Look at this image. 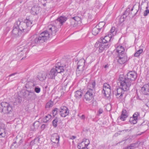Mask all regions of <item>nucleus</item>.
I'll return each instance as SVG.
<instances>
[{"label": "nucleus", "mask_w": 149, "mask_h": 149, "mask_svg": "<svg viewBox=\"0 0 149 149\" xmlns=\"http://www.w3.org/2000/svg\"><path fill=\"white\" fill-rule=\"evenodd\" d=\"M140 8V4L137 3L134 5L131 10L129 8H128L126 10L124 13V15H132L131 16L132 17H133L134 16H137L139 15L141 12V8L140 10H139Z\"/></svg>", "instance_id": "obj_4"}, {"label": "nucleus", "mask_w": 149, "mask_h": 149, "mask_svg": "<svg viewBox=\"0 0 149 149\" xmlns=\"http://www.w3.org/2000/svg\"><path fill=\"white\" fill-rule=\"evenodd\" d=\"M148 7H146V10L144 11V16H147L148 15V14L149 13V10L148 9Z\"/></svg>", "instance_id": "obj_47"}, {"label": "nucleus", "mask_w": 149, "mask_h": 149, "mask_svg": "<svg viewBox=\"0 0 149 149\" xmlns=\"http://www.w3.org/2000/svg\"><path fill=\"white\" fill-rule=\"evenodd\" d=\"M143 51V49H140L135 53L134 56L136 57L139 56L142 53Z\"/></svg>", "instance_id": "obj_33"}, {"label": "nucleus", "mask_w": 149, "mask_h": 149, "mask_svg": "<svg viewBox=\"0 0 149 149\" xmlns=\"http://www.w3.org/2000/svg\"><path fill=\"white\" fill-rule=\"evenodd\" d=\"M58 121V119L57 118H55L52 121V125L54 127H56L57 126V122Z\"/></svg>", "instance_id": "obj_36"}, {"label": "nucleus", "mask_w": 149, "mask_h": 149, "mask_svg": "<svg viewBox=\"0 0 149 149\" xmlns=\"http://www.w3.org/2000/svg\"><path fill=\"white\" fill-rule=\"evenodd\" d=\"M146 106L149 107V101L146 103Z\"/></svg>", "instance_id": "obj_61"}, {"label": "nucleus", "mask_w": 149, "mask_h": 149, "mask_svg": "<svg viewBox=\"0 0 149 149\" xmlns=\"http://www.w3.org/2000/svg\"><path fill=\"white\" fill-rule=\"evenodd\" d=\"M45 124H42L41 126V128L42 130H44L45 128Z\"/></svg>", "instance_id": "obj_58"}, {"label": "nucleus", "mask_w": 149, "mask_h": 149, "mask_svg": "<svg viewBox=\"0 0 149 149\" xmlns=\"http://www.w3.org/2000/svg\"><path fill=\"white\" fill-rule=\"evenodd\" d=\"M95 93L94 89L89 88L85 95V99L86 101H90L93 98Z\"/></svg>", "instance_id": "obj_8"}, {"label": "nucleus", "mask_w": 149, "mask_h": 149, "mask_svg": "<svg viewBox=\"0 0 149 149\" xmlns=\"http://www.w3.org/2000/svg\"><path fill=\"white\" fill-rule=\"evenodd\" d=\"M63 67L62 66H58V65H55V68L54 69H55L57 71L56 72L57 74L58 73H61V72H63L64 70L63 68Z\"/></svg>", "instance_id": "obj_24"}, {"label": "nucleus", "mask_w": 149, "mask_h": 149, "mask_svg": "<svg viewBox=\"0 0 149 149\" xmlns=\"http://www.w3.org/2000/svg\"><path fill=\"white\" fill-rule=\"evenodd\" d=\"M12 102L7 103L6 102L1 103L2 107L1 112L3 114H10L13 111L12 108Z\"/></svg>", "instance_id": "obj_5"}, {"label": "nucleus", "mask_w": 149, "mask_h": 149, "mask_svg": "<svg viewBox=\"0 0 149 149\" xmlns=\"http://www.w3.org/2000/svg\"><path fill=\"white\" fill-rule=\"evenodd\" d=\"M34 141H37V142L40 143H41L42 142V141H41L40 140V138L39 137L35 138L34 139Z\"/></svg>", "instance_id": "obj_50"}, {"label": "nucleus", "mask_w": 149, "mask_h": 149, "mask_svg": "<svg viewBox=\"0 0 149 149\" xmlns=\"http://www.w3.org/2000/svg\"><path fill=\"white\" fill-rule=\"evenodd\" d=\"M110 37L109 36H105L104 38L102 37L101 38V41L104 43H109V42L111 40Z\"/></svg>", "instance_id": "obj_26"}, {"label": "nucleus", "mask_w": 149, "mask_h": 149, "mask_svg": "<svg viewBox=\"0 0 149 149\" xmlns=\"http://www.w3.org/2000/svg\"><path fill=\"white\" fill-rule=\"evenodd\" d=\"M19 137H21L20 136H17L14 139V142L12 144V146H14L15 147L16 146V145H15V144L16 143H18V142L19 141L18 138Z\"/></svg>", "instance_id": "obj_34"}, {"label": "nucleus", "mask_w": 149, "mask_h": 149, "mask_svg": "<svg viewBox=\"0 0 149 149\" xmlns=\"http://www.w3.org/2000/svg\"><path fill=\"white\" fill-rule=\"evenodd\" d=\"M69 112V110L66 107L63 106L60 110V114L62 117H65L68 115Z\"/></svg>", "instance_id": "obj_10"}, {"label": "nucleus", "mask_w": 149, "mask_h": 149, "mask_svg": "<svg viewBox=\"0 0 149 149\" xmlns=\"http://www.w3.org/2000/svg\"><path fill=\"white\" fill-rule=\"evenodd\" d=\"M108 67V65H106L105 66H104V68H107V67Z\"/></svg>", "instance_id": "obj_63"}, {"label": "nucleus", "mask_w": 149, "mask_h": 149, "mask_svg": "<svg viewBox=\"0 0 149 149\" xmlns=\"http://www.w3.org/2000/svg\"><path fill=\"white\" fill-rule=\"evenodd\" d=\"M47 76L46 72L42 71L38 73L37 77L40 81H42L46 79Z\"/></svg>", "instance_id": "obj_16"}, {"label": "nucleus", "mask_w": 149, "mask_h": 149, "mask_svg": "<svg viewBox=\"0 0 149 149\" xmlns=\"http://www.w3.org/2000/svg\"><path fill=\"white\" fill-rule=\"evenodd\" d=\"M103 111V110L102 109H99L98 112L99 114H101L102 113Z\"/></svg>", "instance_id": "obj_57"}, {"label": "nucleus", "mask_w": 149, "mask_h": 149, "mask_svg": "<svg viewBox=\"0 0 149 149\" xmlns=\"http://www.w3.org/2000/svg\"><path fill=\"white\" fill-rule=\"evenodd\" d=\"M127 78H128L131 81H134L137 77V73L135 71H130L127 74Z\"/></svg>", "instance_id": "obj_9"}, {"label": "nucleus", "mask_w": 149, "mask_h": 149, "mask_svg": "<svg viewBox=\"0 0 149 149\" xmlns=\"http://www.w3.org/2000/svg\"><path fill=\"white\" fill-rule=\"evenodd\" d=\"M33 85L34 84L32 82H29L26 84L25 86V87L26 88L28 89L31 87L32 86H33Z\"/></svg>", "instance_id": "obj_38"}, {"label": "nucleus", "mask_w": 149, "mask_h": 149, "mask_svg": "<svg viewBox=\"0 0 149 149\" xmlns=\"http://www.w3.org/2000/svg\"><path fill=\"white\" fill-rule=\"evenodd\" d=\"M82 96V92L81 91H77L75 93L74 96L76 99L80 98Z\"/></svg>", "instance_id": "obj_30"}, {"label": "nucleus", "mask_w": 149, "mask_h": 149, "mask_svg": "<svg viewBox=\"0 0 149 149\" xmlns=\"http://www.w3.org/2000/svg\"><path fill=\"white\" fill-rule=\"evenodd\" d=\"M36 141H34V139L33 141H31V142L30 143V146H32L34 144H35V142Z\"/></svg>", "instance_id": "obj_55"}, {"label": "nucleus", "mask_w": 149, "mask_h": 149, "mask_svg": "<svg viewBox=\"0 0 149 149\" xmlns=\"http://www.w3.org/2000/svg\"><path fill=\"white\" fill-rule=\"evenodd\" d=\"M68 84V81L66 80H65L63 83V86L65 88L67 86Z\"/></svg>", "instance_id": "obj_48"}, {"label": "nucleus", "mask_w": 149, "mask_h": 149, "mask_svg": "<svg viewBox=\"0 0 149 149\" xmlns=\"http://www.w3.org/2000/svg\"><path fill=\"white\" fill-rule=\"evenodd\" d=\"M19 30V29L17 27L16 24H15L14 28L12 31V33L14 35V36H17L19 35V33H21V31L20 32Z\"/></svg>", "instance_id": "obj_18"}, {"label": "nucleus", "mask_w": 149, "mask_h": 149, "mask_svg": "<svg viewBox=\"0 0 149 149\" xmlns=\"http://www.w3.org/2000/svg\"><path fill=\"white\" fill-rule=\"evenodd\" d=\"M125 49L122 46H118L116 49V52L118 53V56L121 55L123 54H126L124 53Z\"/></svg>", "instance_id": "obj_17"}, {"label": "nucleus", "mask_w": 149, "mask_h": 149, "mask_svg": "<svg viewBox=\"0 0 149 149\" xmlns=\"http://www.w3.org/2000/svg\"><path fill=\"white\" fill-rule=\"evenodd\" d=\"M7 134V131L6 130L0 128V138L5 137Z\"/></svg>", "instance_id": "obj_25"}, {"label": "nucleus", "mask_w": 149, "mask_h": 149, "mask_svg": "<svg viewBox=\"0 0 149 149\" xmlns=\"http://www.w3.org/2000/svg\"><path fill=\"white\" fill-rule=\"evenodd\" d=\"M56 70L54 68L52 69L49 73L47 77L49 79H54L55 76L57 74Z\"/></svg>", "instance_id": "obj_15"}, {"label": "nucleus", "mask_w": 149, "mask_h": 149, "mask_svg": "<svg viewBox=\"0 0 149 149\" xmlns=\"http://www.w3.org/2000/svg\"><path fill=\"white\" fill-rule=\"evenodd\" d=\"M76 136H73L72 137L70 138V139H73L76 138Z\"/></svg>", "instance_id": "obj_60"}, {"label": "nucleus", "mask_w": 149, "mask_h": 149, "mask_svg": "<svg viewBox=\"0 0 149 149\" xmlns=\"http://www.w3.org/2000/svg\"><path fill=\"white\" fill-rule=\"evenodd\" d=\"M82 143H84V144L85 147H86V149H88L87 147L90 143V141L89 140L87 139H83V141L80 144L81 145V144Z\"/></svg>", "instance_id": "obj_29"}, {"label": "nucleus", "mask_w": 149, "mask_h": 149, "mask_svg": "<svg viewBox=\"0 0 149 149\" xmlns=\"http://www.w3.org/2000/svg\"><path fill=\"white\" fill-rule=\"evenodd\" d=\"M84 69H80V68H77L76 70V74L77 77H79L83 73V72L84 70Z\"/></svg>", "instance_id": "obj_31"}, {"label": "nucleus", "mask_w": 149, "mask_h": 149, "mask_svg": "<svg viewBox=\"0 0 149 149\" xmlns=\"http://www.w3.org/2000/svg\"><path fill=\"white\" fill-rule=\"evenodd\" d=\"M58 110V109L57 108H55L53 110V115L54 116L56 115Z\"/></svg>", "instance_id": "obj_42"}, {"label": "nucleus", "mask_w": 149, "mask_h": 149, "mask_svg": "<svg viewBox=\"0 0 149 149\" xmlns=\"http://www.w3.org/2000/svg\"><path fill=\"white\" fill-rule=\"evenodd\" d=\"M32 23V21L27 17L24 22L21 21L19 19L15 24L20 31L27 32L30 29Z\"/></svg>", "instance_id": "obj_2"}, {"label": "nucleus", "mask_w": 149, "mask_h": 149, "mask_svg": "<svg viewBox=\"0 0 149 149\" xmlns=\"http://www.w3.org/2000/svg\"><path fill=\"white\" fill-rule=\"evenodd\" d=\"M137 119L131 117L130 120V121L132 124H136L137 122Z\"/></svg>", "instance_id": "obj_35"}, {"label": "nucleus", "mask_w": 149, "mask_h": 149, "mask_svg": "<svg viewBox=\"0 0 149 149\" xmlns=\"http://www.w3.org/2000/svg\"><path fill=\"white\" fill-rule=\"evenodd\" d=\"M100 30L99 29L97 26H95L93 29L92 33L94 35H96L100 31Z\"/></svg>", "instance_id": "obj_27"}, {"label": "nucleus", "mask_w": 149, "mask_h": 149, "mask_svg": "<svg viewBox=\"0 0 149 149\" xmlns=\"http://www.w3.org/2000/svg\"><path fill=\"white\" fill-rule=\"evenodd\" d=\"M72 18L75 21H78L80 19L79 17L77 16L72 17Z\"/></svg>", "instance_id": "obj_51"}, {"label": "nucleus", "mask_w": 149, "mask_h": 149, "mask_svg": "<svg viewBox=\"0 0 149 149\" xmlns=\"http://www.w3.org/2000/svg\"><path fill=\"white\" fill-rule=\"evenodd\" d=\"M59 136L56 134H55L51 136V140L53 143H58L59 142Z\"/></svg>", "instance_id": "obj_19"}, {"label": "nucleus", "mask_w": 149, "mask_h": 149, "mask_svg": "<svg viewBox=\"0 0 149 149\" xmlns=\"http://www.w3.org/2000/svg\"><path fill=\"white\" fill-rule=\"evenodd\" d=\"M105 24V23L104 22H100L96 26L101 30L104 27Z\"/></svg>", "instance_id": "obj_32"}, {"label": "nucleus", "mask_w": 149, "mask_h": 149, "mask_svg": "<svg viewBox=\"0 0 149 149\" xmlns=\"http://www.w3.org/2000/svg\"><path fill=\"white\" fill-rule=\"evenodd\" d=\"M19 141L18 142V145H20L23 142V140L22 137H19L18 138Z\"/></svg>", "instance_id": "obj_46"}, {"label": "nucleus", "mask_w": 149, "mask_h": 149, "mask_svg": "<svg viewBox=\"0 0 149 149\" xmlns=\"http://www.w3.org/2000/svg\"><path fill=\"white\" fill-rule=\"evenodd\" d=\"M85 61L84 59H82L79 61L77 63V68L80 69H84L85 64Z\"/></svg>", "instance_id": "obj_20"}, {"label": "nucleus", "mask_w": 149, "mask_h": 149, "mask_svg": "<svg viewBox=\"0 0 149 149\" xmlns=\"http://www.w3.org/2000/svg\"><path fill=\"white\" fill-rule=\"evenodd\" d=\"M22 97L20 96H16L14 100V105H16L20 103L22 101Z\"/></svg>", "instance_id": "obj_23"}, {"label": "nucleus", "mask_w": 149, "mask_h": 149, "mask_svg": "<svg viewBox=\"0 0 149 149\" xmlns=\"http://www.w3.org/2000/svg\"><path fill=\"white\" fill-rule=\"evenodd\" d=\"M40 121L41 123H47L48 121V120H47V119L45 117L40 119Z\"/></svg>", "instance_id": "obj_45"}, {"label": "nucleus", "mask_w": 149, "mask_h": 149, "mask_svg": "<svg viewBox=\"0 0 149 149\" xmlns=\"http://www.w3.org/2000/svg\"><path fill=\"white\" fill-rule=\"evenodd\" d=\"M53 106V104L52 102H48L46 105L45 107L46 108H49L52 107Z\"/></svg>", "instance_id": "obj_37"}, {"label": "nucleus", "mask_w": 149, "mask_h": 149, "mask_svg": "<svg viewBox=\"0 0 149 149\" xmlns=\"http://www.w3.org/2000/svg\"><path fill=\"white\" fill-rule=\"evenodd\" d=\"M110 86L107 83H104V84L103 90H104L105 89H107V88H110Z\"/></svg>", "instance_id": "obj_39"}, {"label": "nucleus", "mask_w": 149, "mask_h": 149, "mask_svg": "<svg viewBox=\"0 0 149 149\" xmlns=\"http://www.w3.org/2000/svg\"><path fill=\"white\" fill-rule=\"evenodd\" d=\"M141 91L144 95L149 94V83L144 85L141 87Z\"/></svg>", "instance_id": "obj_14"}, {"label": "nucleus", "mask_w": 149, "mask_h": 149, "mask_svg": "<svg viewBox=\"0 0 149 149\" xmlns=\"http://www.w3.org/2000/svg\"><path fill=\"white\" fill-rule=\"evenodd\" d=\"M95 81L92 82L90 84V87L92 88H91V89H94L95 90Z\"/></svg>", "instance_id": "obj_41"}, {"label": "nucleus", "mask_w": 149, "mask_h": 149, "mask_svg": "<svg viewBox=\"0 0 149 149\" xmlns=\"http://www.w3.org/2000/svg\"><path fill=\"white\" fill-rule=\"evenodd\" d=\"M115 30V27H113L111 28L110 30V32L111 33H113Z\"/></svg>", "instance_id": "obj_52"}, {"label": "nucleus", "mask_w": 149, "mask_h": 149, "mask_svg": "<svg viewBox=\"0 0 149 149\" xmlns=\"http://www.w3.org/2000/svg\"><path fill=\"white\" fill-rule=\"evenodd\" d=\"M102 93L104 94V96L107 99L110 98V95L111 94V90L110 88H107V89H105L104 90H102Z\"/></svg>", "instance_id": "obj_21"}, {"label": "nucleus", "mask_w": 149, "mask_h": 149, "mask_svg": "<svg viewBox=\"0 0 149 149\" xmlns=\"http://www.w3.org/2000/svg\"><path fill=\"white\" fill-rule=\"evenodd\" d=\"M67 19V17L61 16L58 17L54 21V25H49L47 27V30L42 32L39 36H32L29 39L27 43L28 46L33 47L36 44L43 42L48 39L51 35H54L64 23Z\"/></svg>", "instance_id": "obj_1"}, {"label": "nucleus", "mask_w": 149, "mask_h": 149, "mask_svg": "<svg viewBox=\"0 0 149 149\" xmlns=\"http://www.w3.org/2000/svg\"><path fill=\"white\" fill-rule=\"evenodd\" d=\"M39 126V122L36 121L33 123V125L32 126H31V130H35L38 128Z\"/></svg>", "instance_id": "obj_28"}, {"label": "nucleus", "mask_w": 149, "mask_h": 149, "mask_svg": "<svg viewBox=\"0 0 149 149\" xmlns=\"http://www.w3.org/2000/svg\"><path fill=\"white\" fill-rule=\"evenodd\" d=\"M34 91L36 93H39L40 91V88L38 86H36L34 88Z\"/></svg>", "instance_id": "obj_44"}, {"label": "nucleus", "mask_w": 149, "mask_h": 149, "mask_svg": "<svg viewBox=\"0 0 149 149\" xmlns=\"http://www.w3.org/2000/svg\"><path fill=\"white\" fill-rule=\"evenodd\" d=\"M47 86H45V88H47Z\"/></svg>", "instance_id": "obj_64"}, {"label": "nucleus", "mask_w": 149, "mask_h": 149, "mask_svg": "<svg viewBox=\"0 0 149 149\" xmlns=\"http://www.w3.org/2000/svg\"><path fill=\"white\" fill-rule=\"evenodd\" d=\"M140 113L138 112H136L134 113L133 115V117L132 118H135V119L138 118V116H139Z\"/></svg>", "instance_id": "obj_43"}, {"label": "nucleus", "mask_w": 149, "mask_h": 149, "mask_svg": "<svg viewBox=\"0 0 149 149\" xmlns=\"http://www.w3.org/2000/svg\"><path fill=\"white\" fill-rule=\"evenodd\" d=\"M15 51L19 53L18 54H20V56L22 57V59L26 57V55L29 51V48L27 47L24 48V47H18L15 49Z\"/></svg>", "instance_id": "obj_7"}, {"label": "nucleus", "mask_w": 149, "mask_h": 149, "mask_svg": "<svg viewBox=\"0 0 149 149\" xmlns=\"http://www.w3.org/2000/svg\"><path fill=\"white\" fill-rule=\"evenodd\" d=\"M101 45V42H96L95 45V47H100Z\"/></svg>", "instance_id": "obj_49"}, {"label": "nucleus", "mask_w": 149, "mask_h": 149, "mask_svg": "<svg viewBox=\"0 0 149 149\" xmlns=\"http://www.w3.org/2000/svg\"><path fill=\"white\" fill-rule=\"evenodd\" d=\"M78 148L79 149H86L85 147H82L81 148V146L80 145H78Z\"/></svg>", "instance_id": "obj_56"}, {"label": "nucleus", "mask_w": 149, "mask_h": 149, "mask_svg": "<svg viewBox=\"0 0 149 149\" xmlns=\"http://www.w3.org/2000/svg\"><path fill=\"white\" fill-rule=\"evenodd\" d=\"M39 10L40 8L38 7L37 6H34L31 9V13L33 15H36L39 13Z\"/></svg>", "instance_id": "obj_22"}, {"label": "nucleus", "mask_w": 149, "mask_h": 149, "mask_svg": "<svg viewBox=\"0 0 149 149\" xmlns=\"http://www.w3.org/2000/svg\"><path fill=\"white\" fill-rule=\"evenodd\" d=\"M45 118L48 120V121L51 118V116L50 115H48L45 116Z\"/></svg>", "instance_id": "obj_54"}, {"label": "nucleus", "mask_w": 149, "mask_h": 149, "mask_svg": "<svg viewBox=\"0 0 149 149\" xmlns=\"http://www.w3.org/2000/svg\"><path fill=\"white\" fill-rule=\"evenodd\" d=\"M125 118L124 116L121 114L120 117V119L124 121L125 120V118Z\"/></svg>", "instance_id": "obj_53"}, {"label": "nucleus", "mask_w": 149, "mask_h": 149, "mask_svg": "<svg viewBox=\"0 0 149 149\" xmlns=\"http://www.w3.org/2000/svg\"><path fill=\"white\" fill-rule=\"evenodd\" d=\"M17 74L16 73H13V74H11L8 77H11V76H13L14 75H15V74Z\"/></svg>", "instance_id": "obj_59"}, {"label": "nucleus", "mask_w": 149, "mask_h": 149, "mask_svg": "<svg viewBox=\"0 0 149 149\" xmlns=\"http://www.w3.org/2000/svg\"><path fill=\"white\" fill-rule=\"evenodd\" d=\"M121 114L124 116L125 118H127L128 116L127 111L125 110H123Z\"/></svg>", "instance_id": "obj_40"}, {"label": "nucleus", "mask_w": 149, "mask_h": 149, "mask_svg": "<svg viewBox=\"0 0 149 149\" xmlns=\"http://www.w3.org/2000/svg\"><path fill=\"white\" fill-rule=\"evenodd\" d=\"M81 119H84L85 118L84 115H82L81 116Z\"/></svg>", "instance_id": "obj_62"}, {"label": "nucleus", "mask_w": 149, "mask_h": 149, "mask_svg": "<svg viewBox=\"0 0 149 149\" xmlns=\"http://www.w3.org/2000/svg\"><path fill=\"white\" fill-rule=\"evenodd\" d=\"M118 56L119 58L118 59V62L120 64H123L127 61V57L126 54H123Z\"/></svg>", "instance_id": "obj_12"}, {"label": "nucleus", "mask_w": 149, "mask_h": 149, "mask_svg": "<svg viewBox=\"0 0 149 149\" xmlns=\"http://www.w3.org/2000/svg\"><path fill=\"white\" fill-rule=\"evenodd\" d=\"M22 95L23 98L26 100H31L35 99L36 97V95L34 91L27 89L22 91Z\"/></svg>", "instance_id": "obj_6"}, {"label": "nucleus", "mask_w": 149, "mask_h": 149, "mask_svg": "<svg viewBox=\"0 0 149 149\" xmlns=\"http://www.w3.org/2000/svg\"><path fill=\"white\" fill-rule=\"evenodd\" d=\"M127 90H125L121 87V88H119L117 89V93L115 94L116 98L118 99H121L123 96V94L124 93V92Z\"/></svg>", "instance_id": "obj_11"}, {"label": "nucleus", "mask_w": 149, "mask_h": 149, "mask_svg": "<svg viewBox=\"0 0 149 149\" xmlns=\"http://www.w3.org/2000/svg\"><path fill=\"white\" fill-rule=\"evenodd\" d=\"M110 43H104L101 41V45L99 48V52H102L104 50L107 49L110 46Z\"/></svg>", "instance_id": "obj_13"}, {"label": "nucleus", "mask_w": 149, "mask_h": 149, "mask_svg": "<svg viewBox=\"0 0 149 149\" xmlns=\"http://www.w3.org/2000/svg\"><path fill=\"white\" fill-rule=\"evenodd\" d=\"M118 83L120 82V85L125 90H128L131 85L132 82L123 75H120L118 79Z\"/></svg>", "instance_id": "obj_3"}]
</instances>
